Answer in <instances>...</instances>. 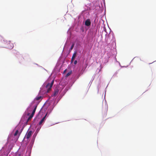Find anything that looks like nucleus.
I'll return each instance as SVG.
<instances>
[{
    "mask_svg": "<svg viewBox=\"0 0 156 156\" xmlns=\"http://www.w3.org/2000/svg\"><path fill=\"white\" fill-rule=\"evenodd\" d=\"M66 70H65L64 71V72H65Z\"/></svg>",
    "mask_w": 156,
    "mask_h": 156,
    "instance_id": "obj_16",
    "label": "nucleus"
},
{
    "mask_svg": "<svg viewBox=\"0 0 156 156\" xmlns=\"http://www.w3.org/2000/svg\"><path fill=\"white\" fill-rule=\"evenodd\" d=\"M74 59H73V60H72V58H71V62H73V61H74Z\"/></svg>",
    "mask_w": 156,
    "mask_h": 156,
    "instance_id": "obj_15",
    "label": "nucleus"
},
{
    "mask_svg": "<svg viewBox=\"0 0 156 156\" xmlns=\"http://www.w3.org/2000/svg\"><path fill=\"white\" fill-rule=\"evenodd\" d=\"M77 63V61L76 60H75L74 62V64L75 65H76Z\"/></svg>",
    "mask_w": 156,
    "mask_h": 156,
    "instance_id": "obj_14",
    "label": "nucleus"
},
{
    "mask_svg": "<svg viewBox=\"0 0 156 156\" xmlns=\"http://www.w3.org/2000/svg\"><path fill=\"white\" fill-rule=\"evenodd\" d=\"M74 46V44H73L71 46V48H70V50H72Z\"/></svg>",
    "mask_w": 156,
    "mask_h": 156,
    "instance_id": "obj_13",
    "label": "nucleus"
},
{
    "mask_svg": "<svg viewBox=\"0 0 156 156\" xmlns=\"http://www.w3.org/2000/svg\"><path fill=\"white\" fill-rule=\"evenodd\" d=\"M76 51H74V53H73V55L72 56V58H72V59H74L75 58L76 56Z\"/></svg>",
    "mask_w": 156,
    "mask_h": 156,
    "instance_id": "obj_9",
    "label": "nucleus"
},
{
    "mask_svg": "<svg viewBox=\"0 0 156 156\" xmlns=\"http://www.w3.org/2000/svg\"><path fill=\"white\" fill-rule=\"evenodd\" d=\"M33 133L32 131H29L27 134L26 137L27 139H29Z\"/></svg>",
    "mask_w": 156,
    "mask_h": 156,
    "instance_id": "obj_7",
    "label": "nucleus"
},
{
    "mask_svg": "<svg viewBox=\"0 0 156 156\" xmlns=\"http://www.w3.org/2000/svg\"><path fill=\"white\" fill-rule=\"evenodd\" d=\"M34 103V101H33L31 102V103L30 104L29 106L27 108V111H28V112H30L31 111V110L33 108H32V105Z\"/></svg>",
    "mask_w": 156,
    "mask_h": 156,
    "instance_id": "obj_4",
    "label": "nucleus"
},
{
    "mask_svg": "<svg viewBox=\"0 0 156 156\" xmlns=\"http://www.w3.org/2000/svg\"><path fill=\"white\" fill-rule=\"evenodd\" d=\"M42 99V97L40 96L38 97H37L35 99V100L37 101L39 100L40 99Z\"/></svg>",
    "mask_w": 156,
    "mask_h": 156,
    "instance_id": "obj_10",
    "label": "nucleus"
},
{
    "mask_svg": "<svg viewBox=\"0 0 156 156\" xmlns=\"http://www.w3.org/2000/svg\"><path fill=\"white\" fill-rule=\"evenodd\" d=\"M6 47L7 48L11 49L13 48V45L12 43L9 42L7 43V46Z\"/></svg>",
    "mask_w": 156,
    "mask_h": 156,
    "instance_id": "obj_5",
    "label": "nucleus"
},
{
    "mask_svg": "<svg viewBox=\"0 0 156 156\" xmlns=\"http://www.w3.org/2000/svg\"><path fill=\"white\" fill-rule=\"evenodd\" d=\"M47 113L46 114V115H45V116L42 118V119H41V121L39 122V125H41L43 123V122H44V121L45 120V119L46 117V116H47Z\"/></svg>",
    "mask_w": 156,
    "mask_h": 156,
    "instance_id": "obj_8",
    "label": "nucleus"
},
{
    "mask_svg": "<svg viewBox=\"0 0 156 156\" xmlns=\"http://www.w3.org/2000/svg\"><path fill=\"white\" fill-rule=\"evenodd\" d=\"M34 109L32 112V113L30 115V116L28 118L27 120V122L28 121L30 120L33 117V115H34L35 111L36 110L37 107V105H36L34 106H33Z\"/></svg>",
    "mask_w": 156,
    "mask_h": 156,
    "instance_id": "obj_2",
    "label": "nucleus"
},
{
    "mask_svg": "<svg viewBox=\"0 0 156 156\" xmlns=\"http://www.w3.org/2000/svg\"><path fill=\"white\" fill-rule=\"evenodd\" d=\"M20 154H19V156H20Z\"/></svg>",
    "mask_w": 156,
    "mask_h": 156,
    "instance_id": "obj_18",
    "label": "nucleus"
},
{
    "mask_svg": "<svg viewBox=\"0 0 156 156\" xmlns=\"http://www.w3.org/2000/svg\"><path fill=\"white\" fill-rule=\"evenodd\" d=\"M72 72L71 71H70L66 75V77H67L69 76L70 75L72 74Z\"/></svg>",
    "mask_w": 156,
    "mask_h": 156,
    "instance_id": "obj_12",
    "label": "nucleus"
},
{
    "mask_svg": "<svg viewBox=\"0 0 156 156\" xmlns=\"http://www.w3.org/2000/svg\"><path fill=\"white\" fill-rule=\"evenodd\" d=\"M22 129L20 132H19V131L17 130H16L14 134V136H16L17 135L18 136V138H19V136H20V134H21V132L22 131Z\"/></svg>",
    "mask_w": 156,
    "mask_h": 156,
    "instance_id": "obj_3",
    "label": "nucleus"
},
{
    "mask_svg": "<svg viewBox=\"0 0 156 156\" xmlns=\"http://www.w3.org/2000/svg\"><path fill=\"white\" fill-rule=\"evenodd\" d=\"M54 80H53L51 83H48L46 86L45 87L47 89V92L48 93L51 90V88L53 84Z\"/></svg>",
    "mask_w": 156,
    "mask_h": 156,
    "instance_id": "obj_1",
    "label": "nucleus"
},
{
    "mask_svg": "<svg viewBox=\"0 0 156 156\" xmlns=\"http://www.w3.org/2000/svg\"><path fill=\"white\" fill-rule=\"evenodd\" d=\"M91 22L89 19H87L85 23V25L87 26H89L90 25Z\"/></svg>",
    "mask_w": 156,
    "mask_h": 156,
    "instance_id": "obj_6",
    "label": "nucleus"
},
{
    "mask_svg": "<svg viewBox=\"0 0 156 156\" xmlns=\"http://www.w3.org/2000/svg\"><path fill=\"white\" fill-rule=\"evenodd\" d=\"M58 90H55V91L53 95V96H55L56 95H57L58 94Z\"/></svg>",
    "mask_w": 156,
    "mask_h": 156,
    "instance_id": "obj_11",
    "label": "nucleus"
},
{
    "mask_svg": "<svg viewBox=\"0 0 156 156\" xmlns=\"http://www.w3.org/2000/svg\"><path fill=\"white\" fill-rule=\"evenodd\" d=\"M29 114H30V113H28V115H29Z\"/></svg>",
    "mask_w": 156,
    "mask_h": 156,
    "instance_id": "obj_17",
    "label": "nucleus"
}]
</instances>
